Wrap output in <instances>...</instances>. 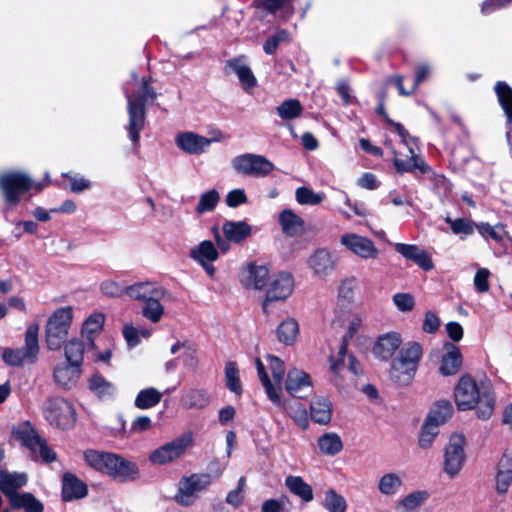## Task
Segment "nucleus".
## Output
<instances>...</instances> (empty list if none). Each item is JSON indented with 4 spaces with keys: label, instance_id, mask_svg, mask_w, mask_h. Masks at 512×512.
I'll use <instances>...</instances> for the list:
<instances>
[{
    "label": "nucleus",
    "instance_id": "nucleus-1",
    "mask_svg": "<svg viewBox=\"0 0 512 512\" xmlns=\"http://www.w3.org/2000/svg\"><path fill=\"white\" fill-rule=\"evenodd\" d=\"M454 401L459 411L475 410L479 420L487 421L494 413L496 394L491 385H478L470 374H464L454 388Z\"/></svg>",
    "mask_w": 512,
    "mask_h": 512
},
{
    "label": "nucleus",
    "instance_id": "nucleus-2",
    "mask_svg": "<svg viewBox=\"0 0 512 512\" xmlns=\"http://www.w3.org/2000/svg\"><path fill=\"white\" fill-rule=\"evenodd\" d=\"M83 458L90 468L119 482L135 481L139 477L138 465L119 454L87 449Z\"/></svg>",
    "mask_w": 512,
    "mask_h": 512
},
{
    "label": "nucleus",
    "instance_id": "nucleus-3",
    "mask_svg": "<svg viewBox=\"0 0 512 512\" xmlns=\"http://www.w3.org/2000/svg\"><path fill=\"white\" fill-rule=\"evenodd\" d=\"M152 77L143 76L141 86L135 95L126 93L127 111L129 116L127 131L135 147L140 145V133L145 127L147 104L154 103L158 97L155 88L151 86Z\"/></svg>",
    "mask_w": 512,
    "mask_h": 512
},
{
    "label": "nucleus",
    "instance_id": "nucleus-4",
    "mask_svg": "<svg viewBox=\"0 0 512 512\" xmlns=\"http://www.w3.org/2000/svg\"><path fill=\"white\" fill-rule=\"evenodd\" d=\"M73 320V309L70 306L56 309L45 325V344L50 351H58L67 342L69 329Z\"/></svg>",
    "mask_w": 512,
    "mask_h": 512
},
{
    "label": "nucleus",
    "instance_id": "nucleus-5",
    "mask_svg": "<svg viewBox=\"0 0 512 512\" xmlns=\"http://www.w3.org/2000/svg\"><path fill=\"white\" fill-rule=\"evenodd\" d=\"M42 413L46 421L57 429L68 430L76 424L77 413L74 406L60 396L47 398L42 406Z\"/></svg>",
    "mask_w": 512,
    "mask_h": 512
},
{
    "label": "nucleus",
    "instance_id": "nucleus-6",
    "mask_svg": "<svg viewBox=\"0 0 512 512\" xmlns=\"http://www.w3.org/2000/svg\"><path fill=\"white\" fill-rule=\"evenodd\" d=\"M30 187L31 177L24 172L12 170L0 174V192L9 208L17 207L21 197L30 192Z\"/></svg>",
    "mask_w": 512,
    "mask_h": 512
},
{
    "label": "nucleus",
    "instance_id": "nucleus-7",
    "mask_svg": "<svg viewBox=\"0 0 512 512\" xmlns=\"http://www.w3.org/2000/svg\"><path fill=\"white\" fill-rule=\"evenodd\" d=\"M38 333V324L29 325L25 332V345L17 349H5L2 355L4 362L10 366H23L25 363H35L39 354Z\"/></svg>",
    "mask_w": 512,
    "mask_h": 512
},
{
    "label": "nucleus",
    "instance_id": "nucleus-8",
    "mask_svg": "<svg viewBox=\"0 0 512 512\" xmlns=\"http://www.w3.org/2000/svg\"><path fill=\"white\" fill-rule=\"evenodd\" d=\"M211 475L208 473H193L190 476H184L179 481L177 493L174 496L175 502L183 507L194 504L197 493L204 491L211 484Z\"/></svg>",
    "mask_w": 512,
    "mask_h": 512
},
{
    "label": "nucleus",
    "instance_id": "nucleus-9",
    "mask_svg": "<svg viewBox=\"0 0 512 512\" xmlns=\"http://www.w3.org/2000/svg\"><path fill=\"white\" fill-rule=\"evenodd\" d=\"M466 439L463 434L454 433L445 448L443 470L450 477L456 476L466 460Z\"/></svg>",
    "mask_w": 512,
    "mask_h": 512
},
{
    "label": "nucleus",
    "instance_id": "nucleus-10",
    "mask_svg": "<svg viewBox=\"0 0 512 512\" xmlns=\"http://www.w3.org/2000/svg\"><path fill=\"white\" fill-rule=\"evenodd\" d=\"M294 277L290 272H279L269 283L265 298L262 301V310L268 314V306L272 302L284 301L290 297L294 290Z\"/></svg>",
    "mask_w": 512,
    "mask_h": 512
},
{
    "label": "nucleus",
    "instance_id": "nucleus-11",
    "mask_svg": "<svg viewBox=\"0 0 512 512\" xmlns=\"http://www.w3.org/2000/svg\"><path fill=\"white\" fill-rule=\"evenodd\" d=\"M232 165L238 173L254 177H265L275 168L266 157L248 153L236 156Z\"/></svg>",
    "mask_w": 512,
    "mask_h": 512
},
{
    "label": "nucleus",
    "instance_id": "nucleus-12",
    "mask_svg": "<svg viewBox=\"0 0 512 512\" xmlns=\"http://www.w3.org/2000/svg\"><path fill=\"white\" fill-rule=\"evenodd\" d=\"M190 440L178 437L153 450L149 455V461L157 465H165L181 457L189 445Z\"/></svg>",
    "mask_w": 512,
    "mask_h": 512
},
{
    "label": "nucleus",
    "instance_id": "nucleus-13",
    "mask_svg": "<svg viewBox=\"0 0 512 512\" xmlns=\"http://www.w3.org/2000/svg\"><path fill=\"white\" fill-rule=\"evenodd\" d=\"M312 387L311 377L308 373L297 368L288 371L285 389L292 397L304 399L312 392Z\"/></svg>",
    "mask_w": 512,
    "mask_h": 512
},
{
    "label": "nucleus",
    "instance_id": "nucleus-14",
    "mask_svg": "<svg viewBox=\"0 0 512 512\" xmlns=\"http://www.w3.org/2000/svg\"><path fill=\"white\" fill-rule=\"evenodd\" d=\"M341 243L351 252L363 259H375L379 252L374 242L364 236L354 233L344 234Z\"/></svg>",
    "mask_w": 512,
    "mask_h": 512
},
{
    "label": "nucleus",
    "instance_id": "nucleus-15",
    "mask_svg": "<svg viewBox=\"0 0 512 512\" xmlns=\"http://www.w3.org/2000/svg\"><path fill=\"white\" fill-rule=\"evenodd\" d=\"M88 492V485L76 474L70 471L63 473L61 479V500L63 502L83 499Z\"/></svg>",
    "mask_w": 512,
    "mask_h": 512
},
{
    "label": "nucleus",
    "instance_id": "nucleus-16",
    "mask_svg": "<svg viewBox=\"0 0 512 512\" xmlns=\"http://www.w3.org/2000/svg\"><path fill=\"white\" fill-rule=\"evenodd\" d=\"M245 59L246 57L244 55L228 59L225 63V72L236 73L242 89L250 93L257 86V79L251 68L244 63Z\"/></svg>",
    "mask_w": 512,
    "mask_h": 512
},
{
    "label": "nucleus",
    "instance_id": "nucleus-17",
    "mask_svg": "<svg viewBox=\"0 0 512 512\" xmlns=\"http://www.w3.org/2000/svg\"><path fill=\"white\" fill-rule=\"evenodd\" d=\"M335 264V259L327 248L316 249L307 259L308 267L320 278L330 275L335 269Z\"/></svg>",
    "mask_w": 512,
    "mask_h": 512
},
{
    "label": "nucleus",
    "instance_id": "nucleus-18",
    "mask_svg": "<svg viewBox=\"0 0 512 512\" xmlns=\"http://www.w3.org/2000/svg\"><path fill=\"white\" fill-rule=\"evenodd\" d=\"M81 374V366L67 361L57 364L53 369V379L55 383L65 390H70L75 387L81 377Z\"/></svg>",
    "mask_w": 512,
    "mask_h": 512
},
{
    "label": "nucleus",
    "instance_id": "nucleus-19",
    "mask_svg": "<svg viewBox=\"0 0 512 512\" xmlns=\"http://www.w3.org/2000/svg\"><path fill=\"white\" fill-rule=\"evenodd\" d=\"M443 347L445 353L441 357L439 373L442 376L456 375L463 364L462 352L458 346L451 342H445Z\"/></svg>",
    "mask_w": 512,
    "mask_h": 512
},
{
    "label": "nucleus",
    "instance_id": "nucleus-20",
    "mask_svg": "<svg viewBox=\"0 0 512 512\" xmlns=\"http://www.w3.org/2000/svg\"><path fill=\"white\" fill-rule=\"evenodd\" d=\"M401 343L402 338L399 333L388 332L377 338L373 346V353L377 358L388 361L399 349Z\"/></svg>",
    "mask_w": 512,
    "mask_h": 512
},
{
    "label": "nucleus",
    "instance_id": "nucleus-21",
    "mask_svg": "<svg viewBox=\"0 0 512 512\" xmlns=\"http://www.w3.org/2000/svg\"><path fill=\"white\" fill-rule=\"evenodd\" d=\"M395 251L401 254L408 260L413 261L424 271H431L434 268V263L431 256L415 244L396 243Z\"/></svg>",
    "mask_w": 512,
    "mask_h": 512
},
{
    "label": "nucleus",
    "instance_id": "nucleus-22",
    "mask_svg": "<svg viewBox=\"0 0 512 512\" xmlns=\"http://www.w3.org/2000/svg\"><path fill=\"white\" fill-rule=\"evenodd\" d=\"M175 143L179 149L191 155H199L211 143V140L194 132H181Z\"/></svg>",
    "mask_w": 512,
    "mask_h": 512
},
{
    "label": "nucleus",
    "instance_id": "nucleus-23",
    "mask_svg": "<svg viewBox=\"0 0 512 512\" xmlns=\"http://www.w3.org/2000/svg\"><path fill=\"white\" fill-rule=\"evenodd\" d=\"M359 326V319L350 322L346 333L342 337L341 344L338 350V357L335 358L333 355L329 357L330 370L334 375H338L342 368L344 367V359L345 356L347 355L349 342L357 333Z\"/></svg>",
    "mask_w": 512,
    "mask_h": 512
},
{
    "label": "nucleus",
    "instance_id": "nucleus-24",
    "mask_svg": "<svg viewBox=\"0 0 512 512\" xmlns=\"http://www.w3.org/2000/svg\"><path fill=\"white\" fill-rule=\"evenodd\" d=\"M278 221L283 234L288 237H296L305 232V221L291 209H283Z\"/></svg>",
    "mask_w": 512,
    "mask_h": 512
},
{
    "label": "nucleus",
    "instance_id": "nucleus-25",
    "mask_svg": "<svg viewBox=\"0 0 512 512\" xmlns=\"http://www.w3.org/2000/svg\"><path fill=\"white\" fill-rule=\"evenodd\" d=\"M14 438L20 441L21 445L32 452H36L37 444L42 438L30 421H24L14 426L12 429Z\"/></svg>",
    "mask_w": 512,
    "mask_h": 512
},
{
    "label": "nucleus",
    "instance_id": "nucleus-26",
    "mask_svg": "<svg viewBox=\"0 0 512 512\" xmlns=\"http://www.w3.org/2000/svg\"><path fill=\"white\" fill-rule=\"evenodd\" d=\"M9 505L12 510H24V512H44L43 503L31 492L20 493L15 491L9 495Z\"/></svg>",
    "mask_w": 512,
    "mask_h": 512
},
{
    "label": "nucleus",
    "instance_id": "nucleus-27",
    "mask_svg": "<svg viewBox=\"0 0 512 512\" xmlns=\"http://www.w3.org/2000/svg\"><path fill=\"white\" fill-rule=\"evenodd\" d=\"M269 270L266 266L250 264L248 268L241 273V282L247 288L261 290L267 286Z\"/></svg>",
    "mask_w": 512,
    "mask_h": 512
},
{
    "label": "nucleus",
    "instance_id": "nucleus-28",
    "mask_svg": "<svg viewBox=\"0 0 512 512\" xmlns=\"http://www.w3.org/2000/svg\"><path fill=\"white\" fill-rule=\"evenodd\" d=\"M408 150L411 155L406 160L399 158L396 150L393 151L395 156L393 160L395 170L399 174L413 173L416 169L423 174L428 173L430 171L429 165L414 152L413 148L408 147Z\"/></svg>",
    "mask_w": 512,
    "mask_h": 512
},
{
    "label": "nucleus",
    "instance_id": "nucleus-29",
    "mask_svg": "<svg viewBox=\"0 0 512 512\" xmlns=\"http://www.w3.org/2000/svg\"><path fill=\"white\" fill-rule=\"evenodd\" d=\"M332 403L324 396L313 397L310 402L311 420L319 425H327L332 419Z\"/></svg>",
    "mask_w": 512,
    "mask_h": 512
},
{
    "label": "nucleus",
    "instance_id": "nucleus-30",
    "mask_svg": "<svg viewBox=\"0 0 512 512\" xmlns=\"http://www.w3.org/2000/svg\"><path fill=\"white\" fill-rule=\"evenodd\" d=\"M403 362L397 357L392 360L390 378L400 386H407L413 381L418 367Z\"/></svg>",
    "mask_w": 512,
    "mask_h": 512
},
{
    "label": "nucleus",
    "instance_id": "nucleus-31",
    "mask_svg": "<svg viewBox=\"0 0 512 512\" xmlns=\"http://www.w3.org/2000/svg\"><path fill=\"white\" fill-rule=\"evenodd\" d=\"M497 101L506 117V125H512V87L505 81H497L493 86Z\"/></svg>",
    "mask_w": 512,
    "mask_h": 512
},
{
    "label": "nucleus",
    "instance_id": "nucleus-32",
    "mask_svg": "<svg viewBox=\"0 0 512 512\" xmlns=\"http://www.w3.org/2000/svg\"><path fill=\"white\" fill-rule=\"evenodd\" d=\"M222 230L227 240L239 244L251 236L252 228L245 221L226 220L223 223Z\"/></svg>",
    "mask_w": 512,
    "mask_h": 512
},
{
    "label": "nucleus",
    "instance_id": "nucleus-33",
    "mask_svg": "<svg viewBox=\"0 0 512 512\" xmlns=\"http://www.w3.org/2000/svg\"><path fill=\"white\" fill-rule=\"evenodd\" d=\"M165 289L150 282H137L126 286V296L133 300L146 301L152 295H165Z\"/></svg>",
    "mask_w": 512,
    "mask_h": 512
},
{
    "label": "nucleus",
    "instance_id": "nucleus-34",
    "mask_svg": "<svg viewBox=\"0 0 512 512\" xmlns=\"http://www.w3.org/2000/svg\"><path fill=\"white\" fill-rule=\"evenodd\" d=\"M285 486L295 496L304 502H310L314 498L313 489L301 476L289 475L285 478Z\"/></svg>",
    "mask_w": 512,
    "mask_h": 512
},
{
    "label": "nucleus",
    "instance_id": "nucleus-35",
    "mask_svg": "<svg viewBox=\"0 0 512 512\" xmlns=\"http://www.w3.org/2000/svg\"><path fill=\"white\" fill-rule=\"evenodd\" d=\"M189 256L198 263L214 262L218 259L219 252L211 240H204L191 248Z\"/></svg>",
    "mask_w": 512,
    "mask_h": 512
},
{
    "label": "nucleus",
    "instance_id": "nucleus-36",
    "mask_svg": "<svg viewBox=\"0 0 512 512\" xmlns=\"http://www.w3.org/2000/svg\"><path fill=\"white\" fill-rule=\"evenodd\" d=\"M453 411L449 400H439L434 403L426 419L439 427L452 417Z\"/></svg>",
    "mask_w": 512,
    "mask_h": 512
},
{
    "label": "nucleus",
    "instance_id": "nucleus-37",
    "mask_svg": "<svg viewBox=\"0 0 512 512\" xmlns=\"http://www.w3.org/2000/svg\"><path fill=\"white\" fill-rule=\"evenodd\" d=\"M186 409H203L210 403V396L204 389H190L181 398Z\"/></svg>",
    "mask_w": 512,
    "mask_h": 512
},
{
    "label": "nucleus",
    "instance_id": "nucleus-38",
    "mask_svg": "<svg viewBox=\"0 0 512 512\" xmlns=\"http://www.w3.org/2000/svg\"><path fill=\"white\" fill-rule=\"evenodd\" d=\"M278 340L285 345H292L299 334L298 322L293 318L283 320L276 329Z\"/></svg>",
    "mask_w": 512,
    "mask_h": 512
},
{
    "label": "nucleus",
    "instance_id": "nucleus-39",
    "mask_svg": "<svg viewBox=\"0 0 512 512\" xmlns=\"http://www.w3.org/2000/svg\"><path fill=\"white\" fill-rule=\"evenodd\" d=\"M317 445L323 454L331 456L338 454L343 449L342 440L335 432H328L321 435L317 440Z\"/></svg>",
    "mask_w": 512,
    "mask_h": 512
},
{
    "label": "nucleus",
    "instance_id": "nucleus-40",
    "mask_svg": "<svg viewBox=\"0 0 512 512\" xmlns=\"http://www.w3.org/2000/svg\"><path fill=\"white\" fill-rule=\"evenodd\" d=\"M283 407L294 420V422L303 430L309 427V418L307 409L300 402L284 400Z\"/></svg>",
    "mask_w": 512,
    "mask_h": 512
},
{
    "label": "nucleus",
    "instance_id": "nucleus-41",
    "mask_svg": "<svg viewBox=\"0 0 512 512\" xmlns=\"http://www.w3.org/2000/svg\"><path fill=\"white\" fill-rule=\"evenodd\" d=\"M162 393L154 387L142 389L138 392L134 405L138 409H150L160 403Z\"/></svg>",
    "mask_w": 512,
    "mask_h": 512
},
{
    "label": "nucleus",
    "instance_id": "nucleus-42",
    "mask_svg": "<svg viewBox=\"0 0 512 512\" xmlns=\"http://www.w3.org/2000/svg\"><path fill=\"white\" fill-rule=\"evenodd\" d=\"M64 344V354L66 361L82 367L85 351L84 342L78 338H72Z\"/></svg>",
    "mask_w": 512,
    "mask_h": 512
},
{
    "label": "nucleus",
    "instance_id": "nucleus-43",
    "mask_svg": "<svg viewBox=\"0 0 512 512\" xmlns=\"http://www.w3.org/2000/svg\"><path fill=\"white\" fill-rule=\"evenodd\" d=\"M292 40L291 34L286 29H277L276 32L270 35L263 43V51L266 55H274L280 45L288 44Z\"/></svg>",
    "mask_w": 512,
    "mask_h": 512
},
{
    "label": "nucleus",
    "instance_id": "nucleus-44",
    "mask_svg": "<svg viewBox=\"0 0 512 512\" xmlns=\"http://www.w3.org/2000/svg\"><path fill=\"white\" fill-rule=\"evenodd\" d=\"M164 295H152L146 301L142 308V315L153 323L160 321L164 314V307L160 303V299Z\"/></svg>",
    "mask_w": 512,
    "mask_h": 512
},
{
    "label": "nucleus",
    "instance_id": "nucleus-45",
    "mask_svg": "<svg viewBox=\"0 0 512 512\" xmlns=\"http://www.w3.org/2000/svg\"><path fill=\"white\" fill-rule=\"evenodd\" d=\"M423 355V349L419 342H408L400 351L397 358L413 367H418Z\"/></svg>",
    "mask_w": 512,
    "mask_h": 512
},
{
    "label": "nucleus",
    "instance_id": "nucleus-46",
    "mask_svg": "<svg viewBox=\"0 0 512 512\" xmlns=\"http://www.w3.org/2000/svg\"><path fill=\"white\" fill-rule=\"evenodd\" d=\"M303 112V106L298 99L290 98L284 100L276 107L277 115L283 120H293L298 118Z\"/></svg>",
    "mask_w": 512,
    "mask_h": 512
},
{
    "label": "nucleus",
    "instance_id": "nucleus-47",
    "mask_svg": "<svg viewBox=\"0 0 512 512\" xmlns=\"http://www.w3.org/2000/svg\"><path fill=\"white\" fill-rule=\"evenodd\" d=\"M225 383L231 392L238 396L242 394L243 388L239 377V369L234 361H229L225 365Z\"/></svg>",
    "mask_w": 512,
    "mask_h": 512
},
{
    "label": "nucleus",
    "instance_id": "nucleus-48",
    "mask_svg": "<svg viewBox=\"0 0 512 512\" xmlns=\"http://www.w3.org/2000/svg\"><path fill=\"white\" fill-rule=\"evenodd\" d=\"M88 387L98 398L111 396L114 392V386L108 382L101 374H93L89 381Z\"/></svg>",
    "mask_w": 512,
    "mask_h": 512
},
{
    "label": "nucleus",
    "instance_id": "nucleus-49",
    "mask_svg": "<svg viewBox=\"0 0 512 512\" xmlns=\"http://www.w3.org/2000/svg\"><path fill=\"white\" fill-rule=\"evenodd\" d=\"M444 221L450 226L453 234L465 236L472 235L477 224L468 218L452 219L450 216L445 217Z\"/></svg>",
    "mask_w": 512,
    "mask_h": 512
},
{
    "label": "nucleus",
    "instance_id": "nucleus-50",
    "mask_svg": "<svg viewBox=\"0 0 512 512\" xmlns=\"http://www.w3.org/2000/svg\"><path fill=\"white\" fill-rule=\"evenodd\" d=\"M323 506L329 512H346V499L333 488L326 490Z\"/></svg>",
    "mask_w": 512,
    "mask_h": 512
},
{
    "label": "nucleus",
    "instance_id": "nucleus-51",
    "mask_svg": "<svg viewBox=\"0 0 512 512\" xmlns=\"http://www.w3.org/2000/svg\"><path fill=\"white\" fill-rule=\"evenodd\" d=\"M219 200L220 195L216 189L206 191L203 194H201L195 210L198 214L213 211L217 206Z\"/></svg>",
    "mask_w": 512,
    "mask_h": 512
},
{
    "label": "nucleus",
    "instance_id": "nucleus-52",
    "mask_svg": "<svg viewBox=\"0 0 512 512\" xmlns=\"http://www.w3.org/2000/svg\"><path fill=\"white\" fill-rule=\"evenodd\" d=\"M402 485V480L395 473L384 474L378 483V488L382 494L393 495Z\"/></svg>",
    "mask_w": 512,
    "mask_h": 512
},
{
    "label": "nucleus",
    "instance_id": "nucleus-53",
    "mask_svg": "<svg viewBox=\"0 0 512 512\" xmlns=\"http://www.w3.org/2000/svg\"><path fill=\"white\" fill-rule=\"evenodd\" d=\"M105 315L101 312L91 314L83 324V330L87 332L90 344L94 346L92 334L99 333L104 325Z\"/></svg>",
    "mask_w": 512,
    "mask_h": 512
},
{
    "label": "nucleus",
    "instance_id": "nucleus-54",
    "mask_svg": "<svg viewBox=\"0 0 512 512\" xmlns=\"http://www.w3.org/2000/svg\"><path fill=\"white\" fill-rule=\"evenodd\" d=\"M438 434V426H436L435 424L426 419L419 433V446L424 449L429 448Z\"/></svg>",
    "mask_w": 512,
    "mask_h": 512
},
{
    "label": "nucleus",
    "instance_id": "nucleus-55",
    "mask_svg": "<svg viewBox=\"0 0 512 512\" xmlns=\"http://www.w3.org/2000/svg\"><path fill=\"white\" fill-rule=\"evenodd\" d=\"M101 292L110 298H120L126 294V286L113 280H105L100 284Z\"/></svg>",
    "mask_w": 512,
    "mask_h": 512
},
{
    "label": "nucleus",
    "instance_id": "nucleus-56",
    "mask_svg": "<svg viewBox=\"0 0 512 512\" xmlns=\"http://www.w3.org/2000/svg\"><path fill=\"white\" fill-rule=\"evenodd\" d=\"M428 496L429 495L426 491H414L405 496L400 501V504L407 510H414L421 506L426 501Z\"/></svg>",
    "mask_w": 512,
    "mask_h": 512
},
{
    "label": "nucleus",
    "instance_id": "nucleus-57",
    "mask_svg": "<svg viewBox=\"0 0 512 512\" xmlns=\"http://www.w3.org/2000/svg\"><path fill=\"white\" fill-rule=\"evenodd\" d=\"M290 2L291 0H254L253 6L256 9L265 11L267 14H276Z\"/></svg>",
    "mask_w": 512,
    "mask_h": 512
},
{
    "label": "nucleus",
    "instance_id": "nucleus-58",
    "mask_svg": "<svg viewBox=\"0 0 512 512\" xmlns=\"http://www.w3.org/2000/svg\"><path fill=\"white\" fill-rule=\"evenodd\" d=\"M296 200L302 205H317L322 201V197L321 195L316 194L312 189L302 186L296 190Z\"/></svg>",
    "mask_w": 512,
    "mask_h": 512
},
{
    "label": "nucleus",
    "instance_id": "nucleus-59",
    "mask_svg": "<svg viewBox=\"0 0 512 512\" xmlns=\"http://www.w3.org/2000/svg\"><path fill=\"white\" fill-rule=\"evenodd\" d=\"M490 271L487 268H480L474 276V287L478 293H486L490 289Z\"/></svg>",
    "mask_w": 512,
    "mask_h": 512
},
{
    "label": "nucleus",
    "instance_id": "nucleus-60",
    "mask_svg": "<svg viewBox=\"0 0 512 512\" xmlns=\"http://www.w3.org/2000/svg\"><path fill=\"white\" fill-rule=\"evenodd\" d=\"M267 359L269 362L273 378L276 381V383L280 385L285 375L284 362L279 357L274 355H268Z\"/></svg>",
    "mask_w": 512,
    "mask_h": 512
},
{
    "label": "nucleus",
    "instance_id": "nucleus-61",
    "mask_svg": "<svg viewBox=\"0 0 512 512\" xmlns=\"http://www.w3.org/2000/svg\"><path fill=\"white\" fill-rule=\"evenodd\" d=\"M393 302L402 312H409L415 306V299L410 293H396L393 295Z\"/></svg>",
    "mask_w": 512,
    "mask_h": 512
},
{
    "label": "nucleus",
    "instance_id": "nucleus-62",
    "mask_svg": "<svg viewBox=\"0 0 512 512\" xmlns=\"http://www.w3.org/2000/svg\"><path fill=\"white\" fill-rule=\"evenodd\" d=\"M62 177L70 181V191L81 193L91 187V182L84 177L71 176L69 173H62Z\"/></svg>",
    "mask_w": 512,
    "mask_h": 512
},
{
    "label": "nucleus",
    "instance_id": "nucleus-63",
    "mask_svg": "<svg viewBox=\"0 0 512 512\" xmlns=\"http://www.w3.org/2000/svg\"><path fill=\"white\" fill-rule=\"evenodd\" d=\"M248 198L243 189H234L228 192L225 202L228 207L235 208L247 203Z\"/></svg>",
    "mask_w": 512,
    "mask_h": 512
},
{
    "label": "nucleus",
    "instance_id": "nucleus-64",
    "mask_svg": "<svg viewBox=\"0 0 512 512\" xmlns=\"http://www.w3.org/2000/svg\"><path fill=\"white\" fill-rule=\"evenodd\" d=\"M495 490L499 495H505L512 484V474L497 472L495 477Z\"/></svg>",
    "mask_w": 512,
    "mask_h": 512
}]
</instances>
